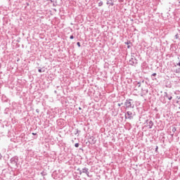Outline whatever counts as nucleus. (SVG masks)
Wrapping results in <instances>:
<instances>
[{
    "mask_svg": "<svg viewBox=\"0 0 180 180\" xmlns=\"http://www.w3.org/2000/svg\"><path fill=\"white\" fill-rule=\"evenodd\" d=\"M10 161L13 168H18V162H19V158L18 156L11 158Z\"/></svg>",
    "mask_w": 180,
    "mask_h": 180,
    "instance_id": "f257e3e1",
    "label": "nucleus"
},
{
    "mask_svg": "<svg viewBox=\"0 0 180 180\" xmlns=\"http://www.w3.org/2000/svg\"><path fill=\"white\" fill-rule=\"evenodd\" d=\"M124 105L127 109L134 108V104H133V100L131 99L126 100Z\"/></svg>",
    "mask_w": 180,
    "mask_h": 180,
    "instance_id": "f03ea898",
    "label": "nucleus"
},
{
    "mask_svg": "<svg viewBox=\"0 0 180 180\" xmlns=\"http://www.w3.org/2000/svg\"><path fill=\"white\" fill-rule=\"evenodd\" d=\"M137 58H136V57H134V56H131V58L129 60V65H136V64H138L137 62Z\"/></svg>",
    "mask_w": 180,
    "mask_h": 180,
    "instance_id": "7ed1b4c3",
    "label": "nucleus"
},
{
    "mask_svg": "<svg viewBox=\"0 0 180 180\" xmlns=\"http://www.w3.org/2000/svg\"><path fill=\"white\" fill-rule=\"evenodd\" d=\"M145 124H146L148 127V129H153V126H154V122H153L152 120H146Z\"/></svg>",
    "mask_w": 180,
    "mask_h": 180,
    "instance_id": "20e7f679",
    "label": "nucleus"
},
{
    "mask_svg": "<svg viewBox=\"0 0 180 180\" xmlns=\"http://www.w3.org/2000/svg\"><path fill=\"white\" fill-rule=\"evenodd\" d=\"M125 119H129V120H131V119H133V112L131 111H127L125 113Z\"/></svg>",
    "mask_w": 180,
    "mask_h": 180,
    "instance_id": "39448f33",
    "label": "nucleus"
},
{
    "mask_svg": "<svg viewBox=\"0 0 180 180\" xmlns=\"http://www.w3.org/2000/svg\"><path fill=\"white\" fill-rule=\"evenodd\" d=\"M82 169V174H86V175L89 177V169L84 167Z\"/></svg>",
    "mask_w": 180,
    "mask_h": 180,
    "instance_id": "423d86ee",
    "label": "nucleus"
},
{
    "mask_svg": "<svg viewBox=\"0 0 180 180\" xmlns=\"http://www.w3.org/2000/svg\"><path fill=\"white\" fill-rule=\"evenodd\" d=\"M89 142L90 143V144H95V143H96V141L95 140V137L94 136H90L89 138Z\"/></svg>",
    "mask_w": 180,
    "mask_h": 180,
    "instance_id": "0eeeda50",
    "label": "nucleus"
},
{
    "mask_svg": "<svg viewBox=\"0 0 180 180\" xmlns=\"http://www.w3.org/2000/svg\"><path fill=\"white\" fill-rule=\"evenodd\" d=\"M165 98H167V99H169V101H171V99H172V97L171 96H169L168 94V93L165 92Z\"/></svg>",
    "mask_w": 180,
    "mask_h": 180,
    "instance_id": "6e6552de",
    "label": "nucleus"
},
{
    "mask_svg": "<svg viewBox=\"0 0 180 180\" xmlns=\"http://www.w3.org/2000/svg\"><path fill=\"white\" fill-rule=\"evenodd\" d=\"M155 77H157V73H153L151 75V78H152L153 81H155V79H157V78H155Z\"/></svg>",
    "mask_w": 180,
    "mask_h": 180,
    "instance_id": "1a4fd4ad",
    "label": "nucleus"
},
{
    "mask_svg": "<svg viewBox=\"0 0 180 180\" xmlns=\"http://www.w3.org/2000/svg\"><path fill=\"white\" fill-rule=\"evenodd\" d=\"M124 44H127V46H129V44L131 46H133V44L131 43V41L130 40H127V41H125Z\"/></svg>",
    "mask_w": 180,
    "mask_h": 180,
    "instance_id": "9d476101",
    "label": "nucleus"
},
{
    "mask_svg": "<svg viewBox=\"0 0 180 180\" xmlns=\"http://www.w3.org/2000/svg\"><path fill=\"white\" fill-rule=\"evenodd\" d=\"M135 85H136V86H138V88H140V86H141V82H136V83L135 84Z\"/></svg>",
    "mask_w": 180,
    "mask_h": 180,
    "instance_id": "9b49d317",
    "label": "nucleus"
},
{
    "mask_svg": "<svg viewBox=\"0 0 180 180\" xmlns=\"http://www.w3.org/2000/svg\"><path fill=\"white\" fill-rule=\"evenodd\" d=\"M174 72H176V74H180V68H178L177 69H176L174 70Z\"/></svg>",
    "mask_w": 180,
    "mask_h": 180,
    "instance_id": "f8f14e48",
    "label": "nucleus"
},
{
    "mask_svg": "<svg viewBox=\"0 0 180 180\" xmlns=\"http://www.w3.org/2000/svg\"><path fill=\"white\" fill-rule=\"evenodd\" d=\"M77 171H78L79 175H82V169L78 168V169H77Z\"/></svg>",
    "mask_w": 180,
    "mask_h": 180,
    "instance_id": "ddd939ff",
    "label": "nucleus"
},
{
    "mask_svg": "<svg viewBox=\"0 0 180 180\" xmlns=\"http://www.w3.org/2000/svg\"><path fill=\"white\" fill-rule=\"evenodd\" d=\"M172 131H173V133H175V131H176V128L175 127H173L172 129Z\"/></svg>",
    "mask_w": 180,
    "mask_h": 180,
    "instance_id": "4468645a",
    "label": "nucleus"
},
{
    "mask_svg": "<svg viewBox=\"0 0 180 180\" xmlns=\"http://www.w3.org/2000/svg\"><path fill=\"white\" fill-rule=\"evenodd\" d=\"M45 70H41V68H39L38 72H44Z\"/></svg>",
    "mask_w": 180,
    "mask_h": 180,
    "instance_id": "2eb2a0df",
    "label": "nucleus"
},
{
    "mask_svg": "<svg viewBox=\"0 0 180 180\" xmlns=\"http://www.w3.org/2000/svg\"><path fill=\"white\" fill-rule=\"evenodd\" d=\"M103 5V1H100L98 3V6H102Z\"/></svg>",
    "mask_w": 180,
    "mask_h": 180,
    "instance_id": "dca6fc26",
    "label": "nucleus"
},
{
    "mask_svg": "<svg viewBox=\"0 0 180 180\" xmlns=\"http://www.w3.org/2000/svg\"><path fill=\"white\" fill-rule=\"evenodd\" d=\"M75 147H76V148H78L79 147V143H75Z\"/></svg>",
    "mask_w": 180,
    "mask_h": 180,
    "instance_id": "f3484780",
    "label": "nucleus"
},
{
    "mask_svg": "<svg viewBox=\"0 0 180 180\" xmlns=\"http://www.w3.org/2000/svg\"><path fill=\"white\" fill-rule=\"evenodd\" d=\"M77 46H78V47H81V43L77 42Z\"/></svg>",
    "mask_w": 180,
    "mask_h": 180,
    "instance_id": "a211bd4d",
    "label": "nucleus"
},
{
    "mask_svg": "<svg viewBox=\"0 0 180 180\" xmlns=\"http://www.w3.org/2000/svg\"><path fill=\"white\" fill-rule=\"evenodd\" d=\"M155 151V153H158V146H156Z\"/></svg>",
    "mask_w": 180,
    "mask_h": 180,
    "instance_id": "6ab92c4d",
    "label": "nucleus"
},
{
    "mask_svg": "<svg viewBox=\"0 0 180 180\" xmlns=\"http://www.w3.org/2000/svg\"><path fill=\"white\" fill-rule=\"evenodd\" d=\"M175 39H179V36L178 35V34L175 35Z\"/></svg>",
    "mask_w": 180,
    "mask_h": 180,
    "instance_id": "aec40b11",
    "label": "nucleus"
},
{
    "mask_svg": "<svg viewBox=\"0 0 180 180\" xmlns=\"http://www.w3.org/2000/svg\"><path fill=\"white\" fill-rule=\"evenodd\" d=\"M70 39L72 40V39H74V35H70Z\"/></svg>",
    "mask_w": 180,
    "mask_h": 180,
    "instance_id": "412c9836",
    "label": "nucleus"
},
{
    "mask_svg": "<svg viewBox=\"0 0 180 180\" xmlns=\"http://www.w3.org/2000/svg\"><path fill=\"white\" fill-rule=\"evenodd\" d=\"M109 4L111 5V6H113L114 5L113 2H110Z\"/></svg>",
    "mask_w": 180,
    "mask_h": 180,
    "instance_id": "4be33fe9",
    "label": "nucleus"
},
{
    "mask_svg": "<svg viewBox=\"0 0 180 180\" xmlns=\"http://www.w3.org/2000/svg\"><path fill=\"white\" fill-rule=\"evenodd\" d=\"M131 46H133V45H127V49H130V47H131Z\"/></svg>",
    "mask_w": 180,
    "mask_h": 180,
    "instance_id": "5701e85b",
    "label": "nucleus"
},
{
    "mask_svg": "<svg viewBox=\"0 0 180 180\" xmlns=\"http://www.w3.org/2000/svg\"><path fill=\"white\" fill-rule=\"evenodd\" d=\"M32 136H37V134L32 132Z\"/></svg>",
    "mask_w": 180,
    "mask_h": 180,
    "instance_id": "b1692460",
    "label": "nucleus"
},
{
    "mask_svg": "<svg viewBox=\"0 0 180 180\" xmlns=\"http://www.w3.org/2000/svg\"><path fill=\"white\" fill-rule=\"evenodd\" d=\"M176 65H178L179 67H180V60H179V62L176 64Z\"/></svg>",
    "mask_w": 180,
    "mask_h": 180,
    "instance_id": "393cba45",
    "label": "nucleus"
},
{
    "mask_svg": "<svg viewBox=\"0 0 180 180\" xmlns=\"http://www.w3.org/2000/svg\"><path fill=\"white\" fill-rule=\"evenodd\" d=\"M36 112H37V113H39V112H40V110H39V109H37V110H36Z\"/></svg>",
    "mask_w": 180,
    "mask_h": 180,
    "instance_id": "a878e982",
    "label": "nucleus"
},
{
    "mask_svg": "<svg viewBox=\"0 0 180 180\" xmlns=\"http://www.w3.org/2000/svg\"><path fill=\"white\" fill-rule=\"evenodd\" d=\"M0 160H2V155L0 153Z\"/></svg>",
    "mask_w": 180,
    "mask_h": 180,
    "instance_id": "bb28decb",
    "label": "nucleus"
},
{
    "mask_svg": "<svg viewBox=\"0 0 180 180\" xmlns=\"http://www.w3.org/2000/svg\"><path fill=\"white\" fill-rule=\"evenodd\" d=\"M79 110H82V108L79 107Z\"/></svg>",
    "mask_w": 180,
    "mask_h": 180,
    "instance_id": "cd10ccee",
    "label": "nucleus"
},
{
    "mask_svg": "<svg viewBox=\"0 0 180 180\" xmlns=\"http://www.w3.org/2000/svg\"><path fill=\"white\" fill-rule=\"evenodd\" d=\"M122 105V104H120V103H118V106H121Z\"/></svg>",
    "mask_w": 180,
    "mask_h": 180,
    "instance_id": "c85d7f7f",
    "label": "nucleus"
},
{
    "mask_svg": "<svg viewBox=\"0 0 180 180\" xmlns=\"http://www.w3.org/2000/svg\"><path fill=\"white\" fill-rule=\"evenodd\" d=\"M109 4H110L109 1H108V2H107V5H109Z\"/></svg>",
    "mask_w": 180,
    "mask_h": 180,
    "instance_id": "c756f323",
    "label": "nucleus"
},
{
    "mask_svg": "<svg viewBox=\"0 0 180 180\" xmlns=\"http://www.w3.org/2000/svg\"><path fill=\"white\" fill-rule=\"evenodd\" d=\"M172 137H174V134H172Z\"/></svg>",
    "mask_w": 180,
    "mask_h": 180,
    "instance_id": "7c9ffc66",
    "label": "nucleus"
},
{
    "mask_svg": "<svg viewBox=\"0 0 180 180\" xmlns=\"http://www.w3.org/2000/svg\"><path fill=\"white\" fill-rule=\"evenodd\" d=\"M51 2H53V0H49Z\"/></svg>",
    "mask_w": 180,
    "mask_h": 180,
    "instance_id": "2f4dec72",
    "label": "nucleus"
},
{
    "mask_svg": "<svg viewBox=\"0 0 180 180\" xmlns=\"http://www.w3.org/2000/svg\"><path fill=\"white\" fill-rule=\"evenodd\" d=\"M55 94H57V91H55Z\"/></svg>",
    "mask_w": 180,
    "mask_h": 180,
    "instance_id": "473e14b6",
    "label": "nucleus"
}]
</instances>
